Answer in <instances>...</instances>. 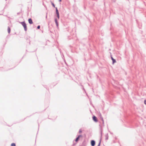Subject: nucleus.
Returning a JSON list of instances; mask_svg holds the SVG:
<instances>
[{
	"label": "nucleus",
	"mask_w": 146,
	"mask_h": 146,
	"mask_svg": "<svg viewBox=\"0 0 146 146\" xmlns=\"http://www.w3.org/2000/svg\"><path fill=\"white\" fill-rule=\"evenodd\" d=\"M21 24L23 26L25 30L26 31L27 30V27L26 23L24 22H23L21 23Z\"/></svg>",
	"instance_id": "1"
},
{
	"label": "nucleus",
	"mask_w": 146,
	"mask_h": 146,
	"mask_svg": "<svg viewBox=\"0 0 146 146\" xmlns=\"http://www.w3.org/2000/svg\"><path fill=\"white\" fill-rule=\"evenodd\" d=\"M93 119L95 122H97L98 121L97 118L95 116L93 117Z\"/></svg>",
	"instance_id": "2"
},
{
	"label": "nucleus",
	"mask_w": 146,
	"mask_h": 146,
	"mask_svg": "<svg viewBox=\"0 0 146 146\" xmlns=\"http://www.w3.org/2000/svg\"><path fill=\"white\" fill-rule=\"evenodd\" d=\"M82 137V136L81 135H79L78 137L76 139V140H75V141L76 142H77L78 141L79 139V138L81 137Z\"/></svg>",
	"instance_id": "3"
},
{
	"label": "nucleus",
	"mask_w": 146,
	"mask_h": 146,
	"mask_svg": "<svg viewBox=\"0 0 146 146\" xmlns=\"http://www.w3.org/2000/svg\"><path fill=\"white\" fill-rule=\"evenodd\" d=\"M56 13L57 14V17H58V18L59 19V13L58 10L57 8H56Z\"/></svg>",
	"instance_id": "4"
},
{
	"label": "nucleus",
	"mask_w": 146,
	"mask_h": 146,
	"mask_svg": "<svg viewBox=\"0 0 146 146\" xmlns=\"http://www.w3.org/2000/svg\"><path fill=\"white\" fill-rule=\"evenodd\" d=\"M91 144L92 146H94L95 145V142L94 140H92L91 141Z\"/></svg>",
	"instance_id": "5"
},
{
	"label": "nucleus",
	"mask_w": 146,
	"mask_h": 146,
	"mask_svg": "<svg viewBox=\"0 0 146 146\" xmlns=\"http://www.w3.org/2000/svg\"><path fill=\"white\" fill-rule=\"evenodd\" d=\"M30 24H32L33 22L31 19H29L28 20Z\"/></svg>",
	"instance_id": "6"
},
{
	"label": "nucleus",
	"mask_w": 146,
	"mask_h": 146,
	"mask_svg": "<svg viewBox=\"0 0 146 146\" xmlns=\"http://www.w3.org/2000/svg\"><path fill=\"white\" fill-rule=\"evenodd\" d=\"M7 30H8V33H9L10 32L11 29H10V28L9 27H8Z\"/></svg>",
	"instance_id": "7"
},
{
	"label": "nucleus",
	"mask_w": 146,
	"mask_h": 146,
	"mask_svg": "<svg viewBox=\"0 0 146 146\" xmlns=\"http://www.w3.org/2000/svg\"><path fill=\"white\" fill-rule=\"evenodd\" d=\"M55 22L57 25V26H58V22H57V20L56 19H55Z\"/></svg>",
	"instance_id": "8"
},
{
	"label": "nucleus",
	"mask_w": 146,
	"mask_h": 146,
	"mask_svg": "<svg viewBox=\"0 0 146 146\" xmlns=\"http://www.w3.org/2000/svg\"><path fill=\"white\" fill-rule=\"evenodd\" d=\"M11 146H15V144L14 143H12L11 144Z\"/></svg>",
	"instance_id": "9"
},
{
	"label": "nucleus",
	"mask_w": 146,
	"mask_h": 146,
	"mask_svg": "<svg viewBox=\"0 0 146 146\" xmlns=\"http://www.w3.org/2000/svg\"><path fill=\"white\" fill-rule=\"evenodd\" d=\"M112 61H113V64H114V63H115L116 62V61H115V60L114 59H113L112 60Z\"/></svg>",
	"instance_id": "10"
},
{
	"label": "nucleus",
	"mask_w": 146,
	"mask_h": 146,
	"mask_svg": "<svg viewBox=\"0 0 146 146\" xmlns=\"http://www.w3.org/2000/svg\"><path fill=\"white\" fill-rule=\"evenodd\" d=\"M82 132V131L81 129H80L79 131V133H81Z\"/></svg>",
	"instance_id": "11"
},
{
	"label": "nucleus",
	"mask_w": 146,
	"mask_h": 146,
	"mask_svg": "<svg viewBox=\"0 0 146 146\" xmlns=\"http://www.w3.org/2000/svg\"><path fill=\"white\" fill-rule=\"evenodd\" d=\"M52 6L54 7H55V5L53 3H52Z\"/></svg>",
	"instance_id": "12"
},
{
	"label": "nucleus",
	"mask_w": 146,
	"mask_h": 146,
	"mask_svg": "<svg viewBox=\"0 0 146 146\" xmlns=\"http://www.w3.org/2000/svg\"><path fill=\"white\" fill-rule=\"evenodd\" d=\"M40 26H38L37 28L38 29H39L40 28Z\"/></svg>",
	"instance_id": "13"
},
{
	"label": "nucleus",
	"mask_w": 146,
	"mask_h": 146,
	"mask_svg": "<svg viewBox=\"0 0 146 146\" xmlns=\"http://www.w3.org/2000/svg\"><path fill=\"white\" fill-rule=\"evenodd\" d=\"M144 103L145 104V105H146V100H145L144 101Z\"/></svg>",
	"instance_id": "14"
},
{
	"label": "nucleus",
	"mask_w": 146,
	"mask_h": 146,
	"mask_svg": "<svg viewBox=\"0 0 146 146\" xmlns=\"http://www.w3.org/2000/svg\"><path fill=\"white\" fill-rule=\"evenodd\" d=\"M111 58L112 60H113V59H114L113 58V57L112 56L111 57Z\"/></svg>",
	"instance_id": "15"
},
{
	"label": "nucleus",
	"mask_w": 146,
	"mask_h": 146,
	"mask_svg": "<svg viewBox=\"0 0 146 146\" xmlns=\"http://www.w3.org/2000/svg\"><path fill=\"white\" fill-rule=\"evenodd\" d=\"M59 1H60V2H61V0H59Z\"/></svg>",
	"instance_id": "16"
},
{
	"label": "nucleus",
	"mask_w": 146,
	"mask_h": 146,
	"mask_svg": "<svg viewBox=\"0 0 146 146\" xmlns=\"http://www.w3.org/2000/svg\"><path fill=\"white\" fill-rule=\"evenodd\" d=\"M102 121H104V120L103 119H102Z\"/></svg>",
	"instance_id": "17"
}]
</instances>
